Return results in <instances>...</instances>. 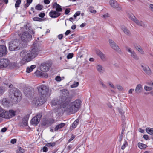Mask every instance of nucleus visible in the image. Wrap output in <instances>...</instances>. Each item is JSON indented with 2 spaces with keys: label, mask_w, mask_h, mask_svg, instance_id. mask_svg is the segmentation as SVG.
Segmentation results:
<instances>
[{
  "label": "nucleus",
  "mask_w": 153,
  "mask_h": 153,
  "mask_svg": "<svg viewBox=\"0 0 153 153\" xmlns=\"http://www.w3.org/2000/svg\"><path fill=\"white\" fill-rule=\"evenodd\" d=\"M16 112V111L13 110H10L8 111H7L0 108V117L5 119H10L15 116Z\"/></svg>",
  "instance_id": "obj_5"
},
{
  "label": "nucleus",
  "mask_w": 153,
  "mask_h": 153,
  "mask_svg": "<svg viewBox=\"0 0 153 153\" xmlns=\"http://www.w3.org/2000/svg\"><path fill=\"white\" fill-rule=\"evenodd\" d=\"M119 112V114L121 115L122 117H123V110L122 109L119 108H117Z\"/></svg>",
  "instance_id": "obj_53"
},
{
  "label": "nucleus",
  "mask_w": 153,
  "mask_h": 153,
  "mask_svg": "<svg viewBox=\"0 0 153 153\" xmlns=\"http://www.w3.org/2000/svg\"><path fill=\"white\" fill-rule=\"evenodd\" d=\"M145 90L147 91H150L152 90V88L151 87H149L147 86H145L144 87Z\"/></svg>",
  "instance_id": "obj_43"
},
{
  "label": "nucleus",
  "mask_w": 153,
  "mask_h": 153,
  "mask_svg": "<svg viewBox=\"0 0 153 153\" xmlns=\"http://www.w3.org/2000/svg\"><path fill=\"white\" fill-rule=\"evenodd\" d=\"M55 80L57 81H60L61 80V77L59 76H57L55 78Z\"/></svg>",
  "instance_id": "obj_58"
},
{
  "label": "nucleus",
  "mask_w": 153,
  "mask_h": 153,
  "mask_svg": "<svg viewBox=\"0 0 153 153\" xmlns=\"http://www.w3.org/2000/svg\"><path fill=\"white\" fill-rule=\"evenodd\" d=\"M25 152V149L21 147H19L16 151V153H23Z\"/></svg>",
  "instance_id": "obj_34"
},
{
  "label": "nucleus",
  "mask_w": 153,
  "mask_h": 153,
  "mask_svg": "<svg viewBox=\"0 0 153 153\" xmlns=\"http://www.w3.org/2000/svg\"><path fill=\"white\" fill-rule=\"evenodd\" d=\"M68 94L67 95V97H71V99L66 104V106L64 107V109L70 114L75 113L78 111L81 105V101L79 99H77L75 101L70 103L72 100L73 96L69 94L68 90Z\"/></svg>",
  "instance_id": "obj_1"
},
{
  "label": "nucleus",
  "mask_w": 153,
  "mask_h": 153,
  "mask_svg": "<svg viewBox=\"0 0 153 153\" xmlns=\"http://www.w3.org/2000/svg\"><path fill=\"white\" fill-rule=\"evenodd\" d=\"M42 116V114L41 113H39L36 116H35V117H36L37 118H38V120L40 121Z\"/></svg>",
  "instance_id": "obj_47"
},
{
  "label": "nucleus",
  "mask_w": 153,
  "mask_h": 153,
  "mask_svg": "<svg viewBox=\"0 0 153 153\" xmlns=\"http://www.w3.org/2000/svg\"><path fill=\"white\" fill-rule=\"evenodd\" d=\"M80 14V11H78L76 12L73 15V17L76 18L77 16H79Z\"/></svg>",
  "instance_id": "obj_48"
},
{
  "label": "nucleus",
  "mask_w": 153,
  "mask_h": 153,
  "mask_svg": "<svg viewBox=\"0 0 153 153\" xmlns=\"http://www.w3.org/2000/svg\"><path fill=\"white\" fill-rule=\"evenodd\" d=\"M131 56L136 60H138L139 59L138 57L134 51H133L131 52Z\"/></svg>",
  "instance_id": "obj_30"
},
{
  "label": "nucleus",
  "mask_w": 153,
  "mask_h": 153,
  "mask_svg": "<svg viewBox=\"0 0 153 153\" xmlns=\"http://www.w3.org/2000/svg\"><path fill=\"white\" fill-rule=\"evenodd\" d=\"M62 110L60 109H58L57 111H56V113L57 115L60 116L62 114L61 112Z\"/></svg>",
  "instance_id": "obj_51"
},
{
  "label": "nucleus",
  "mask_w": 153,
  "mask_h": 153,
  "mask_svg": "<svg viewBox=\"0 0 153 153\" xmlns=\"http://www.w3.org/2000/svg\"><path fill=\"white\" fill-rule=\"evenodd\" d=\"M21 0H17L15 4V7L17 8L19 7V5L21 3Z\"/></svg>",
  "instance_id": "obj_38"
},
{
  "label": "nucleus",
  "mask_w": 153,
  "mask_h": 153,
  "mask_svg": "<svg viewBox=\"0 0 153 153\" xmlns=\"http://www.w3.org/2000/svg\"><path fill=\"white\" fill-rule=\"evenodd\" d=\"M128 145V143L127 141L126 140L125 141V142L123 144V145L121 147V149L122 150H124L125 147L127 146Z\"/></svg>",
  "instance_id": "obj_41"
},
{
  "label": "nucleus",
  "mask_w": 153,
  "mask_h": 153,
  "mask_svg": "<svg viewBox=\"0 0 153 153\" xmlns=\"http://www.w3.org/2000/svg\"><path fill=\"white\" fill-rule=\"evenodd\" d=\"M43 7V5L39 4L36 6L35 7V9L38 10H42Z\"/></svg>",
  "instance_id": "obj_32"
},
{
  "label": "nucleus",
  "mask_w": 153,
  "mask_h": 153,
  "mask_svg": "<svg viewBox=\"0 0 153 153\" xmlns=\"http://www.w3.org/2000/svg\"><path fill=\"white\" fill-rule=\"evenodd\" d=\"M17 66V64L15 62H10L9 63V65L8 67L10 69H14L16 68Z\"/></svg>",
  "instance_id": "obj_25"
},
{
  "label": "nucleus",
  "mask_w": 153,
  "mask_h": 153,
  "mask_svg": "<svg viewBox=\"0 0 153 153\" xmlns=\"http://www.w3.org/2000/svg\"><path fill=\"white\" fill-rule=\"evenodd\" d=\"M2 103L3 105L6 107L9 106L10 102L7 99H3L2 101Z\"/></svg>",
  "instance_id": "obj_24"
},
{
  "label": "nucleus",
  "mask_w": 153,
  "mask_h": 153,
  "mask_svg": "<svg viewBox=\"0 0 153 153\" xmlns=\"http://www.w3.org/2000/svg\"><path fill=\"white\" fill-rule=\"evenodd\" d=\"M125 48L126 51H127L128 52H130L131 53V52H132L133 51L131 50V48H130L128 47L127 46H126Z\"/></svg>",
  "instance_id": "obj_56"
},
{
  "label": "nucleus",
  "mask_w": 153,
  "mask_h": 153,
  "mask_svg": "<svg viewBox=\"0 0 153 153\" xmlns=\"http://www.w3.org/2000/svg\"><path fill=\"white\" fill-rule=\"evenodd\" d=\"M65 125V124L64 123H61L56 126L54 128V131H57L59 129H61Z\"/></svg>",
  "instance_id": "obj_23"
},
{
  "label": "nucleus",
  "mask_w": 153,
  "mask_h": 153,
  "mask_svg": "<svg viewBox=\"0 0 153 153\" xmlns=\"http://www.w3.org/2000/svg\"><path fill=\"white\" fill-rule=\"evenodd\" d=\"M79 123V120L78 119H76L72 124L71 127L74 129L76 128L77 125Z\"/></svg>",
  "instance_id": "obj_29"
},
{
  "label": "nucleus",
  "mask_w": 153,
  "mask_h": 153,
  "mask_svg": "<svg viewBox=\"0 0 153 153\" xmlns=\"http://www.w3.org/2000/svg\"><path fill=\"white\" fill-rule=\"evenodd\" d=\"M17 140L15 139H12L11 140V143L13 144H14L16 143Z\"/></svg>",
  "instance_id": "obj_63"
},
{
  "label": "nucleus",
  "mask_w": 153,
  "mask_h": 153,
  "mask_svg": "<svg viewBox=\"0 0 153 153\" xmlns=\"http://www.w3.org/2000/svg\"><path fill=\"white\" fill-rule=\"evenodd\" d=\"M129 18L132 20L134 22L136 18L134 15H130L129 16Z\"/></svg>",
  "instance_id": "obj_44"
},
{
  "label": "nucleus",
  "mask_w": 153,
  "mask_h": 153,
  "mask_svg": "<svg viewBox=\"0 0 153 153\" xmlns=\"http://www.w3.org/2000/svg\"><path fill=\"white\" fill-rule=\"evenodd\" d=\"M73 53H69L67 56V57L68 59H70L72 58L73 56Z\"/></svg>",
  "instance_id": "obj_50"
},
{
  "label": "nucleus",
  "mask_w": 153,
  "mask_h": 153,
  "mask_svg": "<svg viewBox=\"0 0 153 153\" xmlns=\"http://www.w3.org/2000/svg\"><path fill=\"white\" fill-rule=\"evenodd\" d=\"M143 137L146 140H147L149 139V137L147 135H144L143 136Z\"/></svg>",
  "instance_id": "obj_59"
},
{
  "label": "nucleus",
  "mask_w": 153,
  "mask_h": 153,
  "mask_svg": "<svg viewBox=\"0 0 153 153\" xmlns=\"http://www.w3.org/2000/svg\"><path fill=\"white\" fill-rule=\"evenodd\" d=\"M58 37L59 40H61L63 37V35L62 34H60L58 36Z\"/></svg>",
  "instance_id": "obj_64"
},
{
  "label": "nucleus",
  "mask_w": 153,
  "mask_h": 153,
  "mask_svg": "<svg viewBox=\"0 0 153 153\" xmlns=\"http://www.w3.org/2000/svg\"><path fill=\"white\" fill-rule=\"evenodd\" d=\"M70 8H67L65 9V14L67 15L70 12Z\"/></svg>",
  "instance_id": "obj_55"
},
{
  "label": "nucleus",
  "mask_w": 153,
  "mask_h": 153,
  "mask_svg": "<svg viewBox=\"0 0 153 153\" xmlns=\"http://www.w3.org/2000/svg\"><path fill=\"white\" fill-rule=\"evenodd\" d=\"M32 71V70H31V68L30 67H28L27 68L26 72L27 73H30Z\"/></svg>",
  "instance_id": "obj_57"
},
{
  "label": "nucleus",
  "mask_w": 153,
  "mask_h": 153,
  "mask_svg": "<svg viewBox=\"0 0 153 153\" xmlns=\"http://www.w3.org/2000/svg\"><path fill=\"white\" fill-rule=\"evenodd\" d=\"M146 132L149 134L153 136V128H147L146 129Z\"/></svg>",
  "instance_id": "obj_28"
},
{
  "label": "nucleus",
  "mask_w": 153,
  "mask_h": 153,
  "mask_svg": "<svg viewBox=\"0 0 153 153\" xmlns=\"http://www.w3.org/2000/svg\"><path fill=\"white\" fill-rule=\"evenodd\" d=\"M21 40L23 42L30 41L32 38V35L28 32H24L21 36Z\"/></svg>",
  "instance_id": "obj_9"
},
{
  "label": "nucleus",
  "mask_w": 153,
  "mask_h": 153,
  "mask_svg": "<svg viewBox=\"0 0 153 153\" xmlns=\"http://www.w3.org/2000/svg\"><path fill=\"white\" fill-rule=\"evenodd\" d=\"M35 73L36 75H39V76H42L43 77L45 76L44 75L47 74V73H44L39 71H36L35 72Z\"/></svg>",
  "instance_id": "obj_35"
},
{
  "label": "nucleus",
  "mask_w": 153,
  "mask_h": 153,
  "mask_svg": "<svg viewBox=\"0 0 153 153\" xmlns=\"http://www.w3.org/2000/svg\"><path fill=\"white\" fill-rule=\"evenodd\" d=\"M141 66L143 70L147 74L149 75H151L152 74V71L148 66L147 65L143 66L141 65Z\"/></svg>",
  "instance_id": "obj_18"
},
{
  "label": "nucleus",
  "mask_w": 153,
  "mask_h": 153,
  "mask_svg": "<svg viewBox=\"0 0 153 153\" xmlns=\"http://www.w3.org/2000/svg\"><path fill=\"white\" fill-rule=\"evenodd\" d=\"M42 150L43 152H46L48 151V148L46 146H44L43 147Z\"/></svg>",
  "instance_id": "obj_62"
},
{
  "label": "nucleus",
  "mask_w": 153,
  "mask_h": 153,
  "mask_svg": "<svg viewBox=\"0 0 153 153\" xmlns=\"http://www.w3.org/2000/svg\"><path fill=\"white\" fill-rule=\"evenodd\" d=\"M24 27H25L26 29L27 30H28L29 31L30 30L31 28V27L30 25H25Z\"/></svg>",
  "instance_id": "obj_54"
},
{
  "label": "nucleus",
  "mask_w": 153,
  "mask_h": 153,
  "mask_svg": "<svg viewBox=\"0 0 153 153\" xmlns=\"http://www.w3.org/2000/svg\"><path fill=\"white\" fill-rule=\"evenodd\" d=\"M100 83L102 86L104 88H106V86L104 84L103 82L102 81H100Z\"/></svg>",
  "instance_id": "obj_61"
},
{
  "label": "nucleus",
  "mask_w": 153,
  "mask_h": 153,
  "mask_svg": "<svg viewBox=\"0 0 153 153\" xmlns=\"http://www.w3.org/2000/svg\"><path fill=\"white\" fill-rule=\"evenodd\" d=\"M5 90L4 87L0 86V95H1L4 92Z\"/></svg>",
  "instance_id": "obj_42"
},
{
  "label": "nucleus",
  "mask_w": 153,
  "mask_h": 153,
  "mask_svg": "<svg viewBox=\"0 0 153 153\" xmlns=\"http://www.w3.org/2000/svg\"><path fill=\"white\" fill-rule=\"evenodd\" d=\"M138 147L141 149H143L147 147L146 145L139 142L138 143Z\"/></svg>",
  "instance_id": "obj_27"
},
{
  "label": "nucleus",
  "mask_w": 153,
  "mask_h": 153,
  "mask_svg": "<svg viewBox=\"0 0 153 153\" xmlns=\"http://www.w3.org/2000/svg\"><path fill=\"white\" fill-rule=\"evenodd\" d=\"M61 95L58 98L53 99L51 102L53 105H61V107L64 109L66 106V104L69 101L71 97H67V95L68 94V90L66 89H63L61 90Z\"/></svg>",
  "instance_id": "obj_2"
},
{
  "label": "nucleus",
  "mask_w": 153,
  "mask_h": 153,
  "mask_svg": "<svg viewBox=\"0 0 153 153\" xmlns=\"http://www.w3.org/2000/svg\"><path fill=\"white\" fill-rule=\"evenodd\" d=\"M134 22H135L137 25L140 26L141 25V22H142V21H139L137 18Z\"/></svg>",
  "instance_id": "obj_46"
},
{
  "label": "nucleus",
  "mask_w": 153,
  "mask_h": 153,
  "mask_svg": "<svg viewBox=\"0 0 153 153\" xmlns=\"http://www.w3.org/2000/svg\"><path fill=\"white\" fill-rule=\"evenodd\" d=\"M39 16L40 17V18H42L44 17L45 15V14L44 13L41 12L39 14Z\"/></svg>",
  "instance_id": "obj_52"
},
{
  "label": "nucleus",
  "mask_w": 153,
  "mask_h": 153,
  "mask_svg": "<svg viewBox=\"0 0 153 153\" xmlns=\"http://www.w3.org/2000/svg\"><path fill=\"white\" fill-rule=\"evenodd\" d=\"M96 54L103 61H105L107 60L106 56L99 49L95 50Z\"/></svg>",
  "instance_id": "obj_15"
},
{
  "label": "nucleus",
  "mask_w": 153,
  "mask_h": 153,
  "mask_svg": "<svg viewBox=\"0 0 153 153\" xmlns=\"http://www.w3.org/2000/svg\"><path fill=\"white\" fill-rule=\"evenodd\" d=\"M56 145L55 142H52L48 143L46 144L45 146L48 147H53L54 146Z\"/></svg>",
  "instance_id": "obj_36"
},
{
  "label": "nucleus",
  "mask_w": 153,
  "mask_h": 153,
  "mask_svg": "<svg viewBox=\"0 0 153 153\" xmlns=\"http://www.w3.org/2000/svg\"><path fill=\"white\" fill-rule=\"evenodd\" d=\"M10 60L7 59H1L0 60V68H3L8 67Z\"/></svg>",
  "instance_id": "obj_11"
},
{
  "label": "nucleus",
  "mask_w": 153,
  "mask_h": 153,
  "mask_svg": "<svg viewBox=\"0 0 153 153\" xmlns=\"http://www.w3.org/2000/svg\"><path fill=\"white\" fill-rule=\"evenodd\" d=\"M7 53V49L6 46L4 45H0V58L4 56Z\"/></svg>",
  "instance_id": "obj_12"
},
{
  "label": "nucleus",
  "mask_w": 153,
  "mask_h": 153,
  "mask_svg": "<svg viewBox=\"0 0 153 153\" xmlns=\"http://www.w3.org/2000/svg\"><path fill=\"white\" fill-rule=\"evenodd\" d=\"M43 126L48 125L46 120H45L42 123Z\"/></svg>",
  "instance_id": "obj_60"
},
{
  "label": "nucleus",
  "mask_w": 153,
  "mask_h": 153,
  "mask_svg": "<svg viewBox=\"0 0 153 153\" xmlns=\"http://www.w3.org/2000/svg\"><path fill=\"white\" fill-rule=\"evenodd\" d=\"M79 85V83L78 82H74L73 84L71 85V87L72 88H75L77 87Z\"/></svg>",
  "instance_id": "obj_40"
},
{
  "label": "nucleus",
  "mask_w": 153,
  "mask_h": 153,
  "mask_svg": "<svg viewBox=\"0 0 153 153\" xmlns=\"http://www.w3.org/2000/svg\"><path fill=\"white\" fill-rule=\"evenodd\" d=\"M35 101H33V103L37 106H40L45 102V100L44 97L41 96L39 97Z\"/></svg>",
  "instance_id": "obj_10"
},
{
  "label": "nucleus",
  "mask_w": 153,
  "mask_h": 153,
  "mask_svg": "<svg viewBox=\"0 0 153 153\" xmlns=\"http://www.w3.org/2000/svg\"><path fill=\"white\" fill-rule=\"evenodd\" d=\"M111 6L114 8H118L119 10H121V8L119 7V4L117 2L114 0H110L109 1Z\"/></svg>",
  "instance_id": "obj_19"
},
{
  "label": "nucleus",
  "mask_w": 153,
  "mask_h": 153,
  "mask_svg": "<svg viewBox=\"0 0 153 153\" xmlns=\"http://www.w3.org/2000/svg\"><path fill=\"white\" fill-rule=\"evenodd\" d=\"M75 137V136L73 134H72L71 138L68 141V143H70L72 140L74 139Z\"/></svg>",
  "instance_id": "obj_49"
},
{
  "label": "nucleus",
  "mask_w": 153,
  "mask_h": 153,
  "mask_svg": "<svg viewBox=\"0 0 153 153\" xmlns=\"http://www.w3.org/2000/svg\"><path fill=\"white\" fill-rule=\"evenodd\" d=\"M121 29L125 34L128 36L130 35V32L126 27L122 25L121 26Z\"/></svg>",
  "instance_id": "obj_22"
},
{
  "label": "nucleus",
  "mask_w": 153,
  "mask_h": 153,
  "mask_svg": "<svg viewBox=\"0 0 153 153\" xmlns=\"http://www.w3.org/2000/svg\"><path fill=\"white\" fill-rule=\"evenodd\" d=\"M88 9L90 12L94 13H96V11L94 9V7L90 6L89 7Z\"/></svg>",
  "instance_id": "obj_39"
},
{
  "label": "nucleus",
  "mask_w": 153,
  "mask_h": 153,
  "mask_svg": "<svg viewBox=\"0 0 153 153\" xmlns=\"http://www.w3.org/2000/svg\"><path fill=\"white\" fill-rule=\"evenodd\" d=\"M29 118V116L27 115L25 116L22 119V123L25 126H26L27 125Z\"/></svg>",
  "instance_id": "obj_21"
},
{
  "label": "nucleus",
  "mask_w": 153,
  "mask_h": 153,
  "mask_svg": "<svg viewBox=\"0 0 153 153\" xmlns=\"http://www.w3.org/2000/svg\"><path fill=\"white\" fill-rule=\"evenodd\" d=\"M20 41L19 39H16L11 41L9 43V49L10 51L18 50L20 49L19 47Z\"/></svg>",
  "instance_id": "obj_6"
},
{
  "label": "nucleus",
  "mask_w": 153,
  "mask_h": 153,
  "mask_svg": "<svg viewBox=\"0 0 153 153\" xmlns=\"http://www.w3.org/2000/svg\"><path fill=\"white\" fill-rule=\"evenodd\" d=\"M97 70L100 73H103V67L101 65H98L97 67Z\"/></svg>",
  "instance_id": "obj_33"
},
{
  "label": "nucleus",
  "mask_w": 153,
  "mask_h": 153,
  "mask_svg": "<svg viewBox=\"0 0 153 153\" xmlns=\"http://www.w3.org/2000/svg\"><path fill=\"white\" fill-rule=\"evenodd\" d=\"M139 48H138L137 49V51L141 54H144V51L143 50L142 48L141 47H139Z\"/></svg>",
  "instance_id": "obj_45"
},
{
  "label": "nucleus",
  "mask_w": 153,
  "mask_h": 153,
  "mask_svg": "<svg viewBox=\"0 0 153 153\" xmlns=\"http://www.w3.org/2000/svg\"><path fill=\"white\" fill-rule=\"evenodd\" d=\"M52 63L51 61H48L41 64L40 70L42 71L45 72L49 71L51 66Z\"/></svg>",
  "instance_id": "obj_8"
},
{
  "label": "nucleus",
  "mask_w": 153,
  "mask_h": 153,
  "mask_svg": "<svg viewBox=\"0 0 153 153\" xmlns=\"http://www.w3.org/2000/svg\"><path fill=\"white\" fill-rule=\"evenodd\" d=\"M46 120L48 125L53 123L54 122V120L53 119H48Z\"/></svg>",
  "instance_id": "obj_37"
},
{
  "label": "nucleus",
  "mask_w": 153,
  "mask_h": 153,
  "mask_svg": "<svg viewBox=\"0 0 153 153\" xmlns=\"http://www.w3.org/2000/svg\"><path fill=\"white\" fill-rule=\"evenodd\" d=\"M61 15V13L59 12H57L55 10H51L49 14V16L51 18H56L59 16Z\"/></svg>",
  "instance_id": "obj_16"
},
{
  "label": "nucleus",
  "mask_w": 153,
  "mask_h": 153,
  "mask_svg": "<svg viewBox=\"0 0 153 153\" xmlns=\"http://www.w3.org/2000/svg\"><path fill=\"white\" fill-rule=\"evenodd\" d=\"M40 121L38 119V118H37L36 117H34L31 120V123L34 124H38Z\"/></svg>",
  "instance_id": "obj_26"
},
{
  "label": "nucleus",
  "mask_w": 153,
  "mask_h": 153,
  "mask_svg": "<svg viewBox=\"0 0 153 153\" xmlns=\"http://www.w3.org/2000/svg\"><path fill=\"white\" fill-rule=\"evenodd\" d=\"M38 42L36 40V43L34 42L32 45V48H33L31 51L24 52L22 54L23 57L22 60L24 61L28 62L36 56L38 54V48H37L36 44Z\"/></svg>",
  "instance_id": "obj_3"
},
{
  "label": "nucleus",
  "mask_w": 153,
  "mask_h": 153,
  "mask_svg": "<svg viewBox=\"0 0 153 153\" xmlns=\"http://www.w3.org/2000/svg\"><path fill=\"white\" fill-rule=\"evenodd\" d=\"M52 8L53 9L55 8L56 11L58 12H61L62 10V7L59 4H57V2H54L53 4Z\"/></svg>",
  "instance_id": "obj_17"
},
{
  "label": "nucleus",
  "mask_w": 153,
  "mask_h": 153,
  "mask_svg": "<svg viewBox=\"0 0 153 153\" xmlns=\"http://www.w3.org/2000/svg\"><path fill=\"white\" fill-rule=\"evenodd\" d=\"M34 21H37L39 22L43 21L45 20V19H42L37 17H35L32 19Z\"/></svg>",
  "instance_id": "obj_31"
},
{
  "label": "nucleus",
  "mask_w": 153,
  "mask_h": 153,
  "mask_svg": "<svg viewBox=\"0 0 153 153\" xmlns=\"http://www.w3.org/2000/svg\"><path fill=\"white\" fill-rule=\"evenodd\" d=\"M143 88L140 84H138L136 87L135 91L137 94H140L142 91Z\"/></svg>",
  "instance_id": "obj_20"
},
{
  "label": "nucleus",
  "mask_w": 153,
  "mask_h": 153,
  "mask_svg": "<svg viewBox=\"0 0 153 153\" xmlns=\"http://www.w3.org/2000/svg\"><path fill=\"white\" fill-rule=\"evenodd\" d=\"M22 94L20 91L18 89L14 91L9 95V97L11 102L17 104L20 102L21 99Z\"/></svg>",
  "instance_id": "obj_4"
},
{
  "label": "nucleus",
  "mask_w": 153,
  "mask_h": 153,
  "mask_svg": "<svg viewBox=\"0 0 153 153\" xmlns=\"http://www.w3.org/2000/svg\"><path fill=\"white\" fill-rule=\"evenodd\" d=\"M39 94L42 96H46L49 91V88L44 85H42L37 87Z\"/></svg>",
  "instance_id": "obj_7"
},
{
  "label": "nucleus",
  "mask_w": 153,
  "mask_h": 153,
  "mask_svg": "<svg viewBox=\"0 0 153 153\" xmlns=\"http://www.w3.org/2000/svg\"><path fill=\"white\" fill-rule=\"evenodd\" d=\"M109 42L111 46L113 49L118 52L120 51V50L118 46L116 44L114 41L111 39H109Z\"/></svg>",
  "instance_id": "obj_14"
},
{
  "label": "nucleus",
  "mask_w": 153,
  "mask_h": 153,
  "mask_svg": "<svg viewBox=\"0 0 153 153\" xmlns=\"http://www.w3.org/2000/svg\"><path fill=\"white\" fill-rule=\"evenodd\" d=\"M24 93L27 97H30L32 94V88L30 87H25L24 91Z\"/></svg>",
  "instance_id": "obj_13"
}]
</instances>
